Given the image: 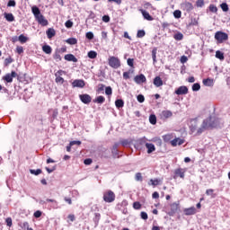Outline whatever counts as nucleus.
Returning <instances> with one entry per match:
<instances>
[{
    "mask_svg": "<svg viewBox=\"0 0 230 230\" xmlns=\"http://www.w3.org/2000/svg\"><path fill=\"white\" fill-rule=\"evenodd\" d=\"M219 123H220V119H218V118L215 116H210L208 119H205L200 128L197 129V127H198L197 120L193 119L190 122V130L191 134H195L196 132V136H200V134H202L203 132H206V130H209L211 128H217V126L219 125Z\"/></svg>",
    "mask_w": 230,
    "mask_h": 230,
    "instance_id": "obj_1",
    "label": "nucleus"
},
{
    "mask_svg": "<svg viewBox=\"0 0 230 230\" xmlns=\"http://www.w3.org/2000/svg\"><path fill=\"white\" fill-rule=\"evenodd\" d=\"M108 64L110 67H112L113 69H118L119 67H121V61L117 57L111 56L108 59Z\"/></svg>",
    "mask_w": 230,
    "mask_h": 230,
    "instance_id": "obj_2",
    "label": "nucleus"
},
{
    "mask_svg": "<svg viewBox=\"0 0 230 230\" xmlns=\"http://www.w3.org/2000/svg\"><path fill=\"white\" fill-rule=\"evenodd\" d=\"M103 200L108 203L114 202V200H116V194H114L112 190H107L103 194Z\"/></svg>",
    "mask_w": 230,
    "mask_h": 230,
    "instance_id": "obj_3",
    "label": "nucleus"
},
{
    "mask_svg": "<svg viewBox=\"0 0 230 230\" xmlns=\"http://www.w3.org/2000/svg\"><path fill=\"white\" fill-rule=\"evenodd\" d=\"M215 39H216V40H217V42L222 44V42H224V40H229V35H227V33L223 32V31H217L215 34Z\"/></svg>",
    "mask_w": 230,
    "mask_h": 230,
    "instance_id": "obj_4",
    "label": "nucleus"
},
{
    "mask_svg": "<svg viewBox=\"0 0 230 230\" xmlns=\"http://www.w3.org/2000/svg\"><path fill=\"white\" fill-rule=\"evenodd\" d=\"M17 76H19V75H17L15 71H12L11 74H6L3 77V80L7 82V84H12V82H13V78H17Z\"/></svg>",
    "mask_w": 230,
    "mask_h": 230,
    "instance_id": "obj_5",
    "label": "nucleus"
},
{
    "mask_svg": "<svg viewBox=\"0 0 230 230\" xmlns=\"http://www.w3.org/2000/svg\"><path fill=\"white\" fill-rule=\"evenodd\" d=\"M79 98L81 100V102L83 103H84L85 105H89V103H91L93 98H91V95L84 93V94H80Z\"/></svg>",
    "mask_w": 230,
    "mask_h": 230,
    "instance_id": "obj_6",
    "label": "nucleus"
},
{
    "mask_svg": "<svg viewBox=\"0 0 230 230\" xmlns=\"http://www.w3.org/2000/svg\"><path fill=\"white\" fill-rule=\"evenodd\" d=\"M72 87H79L82 89V88L85 87V81H84L82 79H75L72 83Z\"/></svg>",
    "mask_w": 230,
    "mask_h": 230,
    "instance_id": "obj_7",
    "label": "nucleus"
},
{
    "mask_svg": "<svg viewBox=\"0 0 230 230\" xmlns=\"http://www.w3.org/2000/svg\"><path fill=\"white\" fill-rule=\"evenodd\" d=\"M134 82H136L138 84H145V82H146V77L145 76V75L140 74L134 77Z\"/></svg>",
    "mask_w": 230,
    "mask_h": 230,
    "instance_id": "obj_8",
    "label": "nucleus"
},
{
    "mask_svg": "<svg viewBox=\"0 0 230 230\" xmlns=\"http://www.w3.org/2000/svg\"><path fill=\"white\" fill-rule=\"evenodd\" d=\"M177 211H179V203L174 202L171 204L170 217H173Z\"/></svg>",
    "mask_w": 230,
    "mask_h": 230,
    "instance_id": "obj_9",
    "label": "nucleus"
},
{
    "mask_svg": "<svg viewBox=\"0 0 230 230\" xmlns=\"http://www.w3.org/2000/svg\"><path fill=\"white\" fill-rule=\"evenodd\" d=\"M174 93L178 96L188 94V88L186 86H180Z\"/></svg>",
    "mask_w": 230,
    "mask_h": 230,
    "instance_id": "obj_10",
    "label": "nucleus"
},
{
    "mask_svg": "<svg viewBox=\"0 0 230 230\" xmlns=\"http://www.w3.org/2000/svg\"><path fill=\"white\" fill-rule=\"evenodd\" d=\"M183 212H184V215H186V217H190L197 213V208H195V207H190L189 208H184Z\"/></svg>",
    "mask_w": 230,
    "mask_h": 230,
    "instance_id": "obj_11",
    "label": "nucleus"
},
{
    "mask_svg": "<svg viewBox=\"0 0 230 230\" xmlns=\"http://www.w3.org/2000/svg\"><path fill=\"white\" fill-rule=\"evenodd\" d=\"M161 182H163V179H151L148 181V186H153L154 188H155V186H159V184H161Z\"/></svg>",
    "mask_w": 230,
    "mask_h": 230,
    "instance_id": "obj_12",
    "label": "nucleus"
},
{
    "mask_svg": "<svg viewBox=\"0 0 230 230\" xmlns=\"http://www.w3.org/2000/svg\"><path fill=\"white\" fill-rule=\"evenodd\" d=\"M118 148H119V143H115L111 149L113 157H119V151Z\"/></svg>",
    "mask_w": 230,
    "mask_h": 230,
    "instance_id": "obj_13",
    "label": "nucleus"
},
{
    "mask_svg": "<svg viewBox=\"0 0 230 230\" xmlns=\"http://www.w3.org/2000/svg\"><path fill=\"white\" fill-rule=\"evenodd\" d=\"M173 116V113L171 111H163L161 113V119H168V118H172Z\"/></svg>",
    "mask_w": 230,
    "mask_h": 230,
    "instance_id": "obj_14",
    "label": "nucleus"
},
{
    "mask_svg": "<svg viewBox=\"0 0 230 230\" xmlns=\"http://www.w3.org/2000/svg\"><path fill=\"white\" fill-rule=\"evenodd\" d=\"M36 20L38 21L39 24H41V26H48V20L44 18V15L40 14V16L36 17Z\"/></svg>",
    "mask_w": 230,
    "mask_h": 230,
    "instance_id": "obj_15",
    "label": "nucleus"
},
{
    "mask_svg": "<svg viewBox=\"0 0 230 230\" xmlns=\"http://www.w3.org/2000/svg\"><path fill=\"white\" fill-rule=\"evenodd\" d=\"M171 145L172 146H177V145L181 146V145H184V139L179 137L174 138L173 140L171 141Z\"/></svg>",
    "mask_w": 230,
    "mask_h": 230,
    "instance_id": "obj_16",
    "label": "nucleus"
},
{
    "mask_svg": "<svg viewBox=\"0 0 230 230\" xmlns=\"http://www.w3.org/2000/svg\"><path fill=\"white\" fill-rule=\"evenodd\" d=\"M140 12H141L144 19H146V21H153L154 20V17H152V15H150V13L146 10L140 9Z\"/></svg>",
    "mask_w": 230,
    "mask_h": 230,
    "instance_id": "obj_17",
    "label": "nucleus"
},
{
    "mask_svg": "<svg viewBox=\"0 0 230 230\" xmlns=\"http://www.w3.org/2000/svg\"><path fill=\"white\" fill-rule=\"evenodd\" d=\"M174 173H175L174 179H175L176 177H181V179H184V176H185V174H184V173H185L184 169H181V168L176 169L175 172H174Z\"/></svg>",
    "mask_w": 230,
    "mask_h": 230,
    "instance_id": "obj_18",
    "label": "nucleus"
},
{
    "mask_svg": "<svg viewBox=\"0 0 230 230\" xmlns=\"http://www.w3.org/2000/svg\"><path fill=\"white\" fill-rule=\"evenodd\" d=\"M65 60H67V62H78V58L73 54L65 55Z\"/></svg>",
    "mask_w": 230,
    "mask_h": 230,
    "instance_id": "obj_19",
    "label": "nucleus"
},
{
    "mask_svg": "<svg viewBox=\"0 0 230 230\" xmlns=\"http://www.w3.org/2000/svg\"><path fill=\"white\" fill-rule=\"evenodd\" d=\"M203 84L206 85V87H213V85H215V80L211 78L203 79Z\"/></svg>",
    "mask_w": 230,
    "mask_h": 230,
    "instance_id": "obj_20",
    "label": "nucleus"
},
{
    "mask_svg": "<svg viewBox=\"0 0 230 230\" xmlns=\"http://www.w3.org/2000/svg\"><path fill=\"white\" fill-rule=\"evenodd\" d=\"M47 202H51L49 209H58V202L57 200L47 199Z\"/></svg>",
    "mask_w": 230,
    "mask_h": 230,
    "instance_id": "obj_21",
    "label": "nucleus"
},
{
    "mask_svg": "<svg viewBox=\"0 0 230 230\" xmlns=\"http://www.w3.org/2000/svg\"><path fill=\"white\" fill-rule=\"evenodd\" d=\"M146 148L147 149V154H152L155 152V146L151 143H146Z\"/></svg>",
    "mask_w": 230,
    "mask_h": 230,
    "instance_id": "obj_22",
    "label": "nucleus"
},
{
    "mask_svg": "<svg viewBox=\"0 0 230 230\" xmlns=\"http://www.w3.org/2000/svg\"><path fill=\"white\" fill-rule=\"evenodd\" d=\"M153 84L155 87H161L163 86V79H161V76H156L155 77Z\"/></svg>",
    "mask_w": 230,
    "mask_h": 230,
    "instance_id": "obj_23",
    "label": "nucleus"
},
{
    "mask_svg": "<svg viewBox=\"0 0 230 230\" xmlns=\"http://www.w3.org/2000/svg\"><path fill=\"white\" fill-rule=\"evenodd\" d=\"M31 12L35 17V19L39 16H40V9H39V7H37V5H34L31 7Z\"/></svg>",
    "mask_w": 230,
    "mask_h": 230,
    "instance_id": "obj_24",
    "label": "nucleus"
},
{
    "mask_svg": "<svg viewBox=\"0 0 230 230\" xmlns=\"http://www.w3.org/2000/svg\"><path fill=\"white\" fill-rule=\"evenodd\" d=\"M46 33H47L48 39H53V37H55V35H57L55 29H51V28L48 29Z\"/></svg>",
    "mask_w": 230,
    "mask_h": 230,
    "instance_id": "obj_25",
    "label": "nucleus"
},
{
    "mask_svg": "<svg viewBox=\"0 0 230 230\" xmlns=\"http://www.w3.org/2000/svg\"><path fill=\"white\" fill-rule=\"evenodd\" d=\"M115 106L117 109H123L125 106V102L122 99H118L115 101Z\"/></svg>",
    "mask_w": 230,
    "mask_h": 230,
    "instance_id": "obj_26",
    "label": "nucleus"
},
{
    "mask_svg": "<svg viewBox=\"0 0 230 230\" xmlns=\"http://www.w3.org/2000/svg\"><path fill=\"white\" fill-rule=\"evenodd\" d=\"M4 17L8 22H13V21H15V17L12 13H5Z\"/></svg>",
    "mask_w": 230,
    "mask_h": 230,
    "instance_id": "obj_27",
    "label": "nucleus"
},
{
    "mask_svg": "<svg viewBox=\"0 0 230 230\" xmlns=\"http://www.w3.org/2000/svg\"><path fill=\"white\" fill-rule=\"evenodd\" d=\"M29 40H30V38L24 36V34H21L18 37V41L21 42V44H26V42Z\"/></svg>",
    "mask_w": 230,
    "mask_h": 230,
    "instance_id": "obj_28",
    "label": "nucleus"
},
{
    "mask_svg": "<svg viewBox=\"0 0 230 230\" xmlns=\"http://www.w3.org/2000/svg\"><path fill=\"white\" fill-rule=\"evenodd\" d=\"M49 114L50 116H52L53 119H55L58 116V109H50V110H49Z\"/></svg>",
    "mask_w": 230,
    "mask_h": 230,
    "instance_id": "obj_29",
    "label": "nucleus"
},
{
    "mask_svg": "<svg viewBox=\"0 0 230 230\" xmlns=\"http://www.w3.org/2000/svg\"><path fill=\"white\" fill-rule=\"evenodd\" d=\"M93 103H99L102 105V103H105V97L100 95L96 99L93 100Z\"/></svg>",
    "mask_w": 230,
    "mask_h": 230,
    "instance_id": "obj_30",
    "label": "nucleus"
},
{
    "mask_svg": "<svg viewBox=\"0 0 230 230\" xmlns=\"http://www.w3.org/2000/svg\"><path fill=\"white\" fill-rule=\"evenodd\" d=\"M42 51H44V53H46L47 55H51V52L53 51V49L49 45H44L42 47Z\"/></svg>",
    "mask_w": 230,
    "mask_h": 230,
    "instance_id": "obj_31",
    "label": "nucleus"
},
{
    "mask_svg": "<svg viewBox=\"0 0 230 230\" xmlns=\"http://www.w3.org/2000/svg\"><path fill=\"white\" fill-rule=\"evenodd\" d=\"M134 73V69H129L128 72L123 73V78L124 80H128L130 79V75Z\"/></svg>",
    "mask_w": 230,
    "mask_h": 230,
    "instance_id": "obj_32",
    "label": "nucleus"
},
{
    "mask_svg": "<svg viewBox=\"0 0 230 230\" xmlns=\"http://www.w3.org/2000/svg\"><path fill=\"white\" fill-rule=\"evenodd\" d=\"M152 58H153L154 64H155V62H157V48L153 49Z\"/></svg>",
    "mask_w": 230,
    "mask_h": 230,
    "instance_id": "obj_33",
    "label": "nucleus"
},
{
    "mask_svg": "<svg viewBox=\"0 0 230 230\" xmlns=\"http://www.w3.org/2000/svg\"><path fill=\"white\" fill-rule=\"evenodd\" d=\"M174 40H182L184 39V35L181 32H177L173 35Z\"/></svg>",
    "mask_w": 230,
    "mask_h": 230,
    "instance_id": "obj_34",
    "label": "nucleus"
},
{
    "mask_svg": "<svg viewBox=\"0 0 230 230\" xmlns=\"http://www.w3.org/2000/svg\"><path fill=\"white\" fill-rule=\"evenodd\" d=\"M126 206H128V202L127 201V199H124L121 201V203L117 205L118 209H122V208H125Z\"/></svg>",
    "mask_w": 230,
    "mask_h": 230,
    "instance_id": "obj_35",
    "label": "nucleus"
},
{
    "mask_svg": "<svg viewBox=\"0 0 230 230\" xmlns=\"http://www.w3.org/2000/svg\"><path fill=\"white\" fill-rule=\"evenodd\" d=\"M78 40L76 38H70L66 40V43L70 44L71 46H75V44H77Z\"/></svg>",
    "mask_w": 230,
    "mask_h": 230,
    "instance_id": "obj_36",
    "label": "nucleus"
},
{
    "mask_svg": "<svg viewBox=\"0 0 230 230\" xmlns=\"http://www.w3.org/2000/svg\"><path fill=\"white\" fill-rule=\"evenodd\" d=\"M147 141H148V139L146 138V137H143L142 138H139L137 140V144L141 145V146L145 145L146 146V142Z\"/></svg>",
    "mask_w": 230,
    "mask_h": 230,
    "instance_id": "obj_37",
    "label": "nucleus"
},
{
    "mask_svg": "<svg viewBox=\"0 0 230 230\" xmlns=\"http://www.w3.org/2000/svg\"><path fill=\"white\" fill-rule=\"evenodd\" d=\"M53 57H54V59L57 60L58 62H60V60H62V57L60 56V51L58 50H56Z\"/></svg>",
    "mask_w": 230,
    "mask_h": 230,
    "instance_id": "obj_38",
    "label": "nucleus"
},
{
    "mask_svg": "<svg viewBox=\"0 0 230 230\" xmlns=\"http://www.w3.org/2000/svg\"><path fill=\"white\" fill-rule=\"evenodd\" d=\"M149 122L151 125H155V123H157V117H155V115H150Z\"/></svg>",
    "mask_w": 230,
    "mask_h": 230,
    "instance_id": "obj_39",
    "label": "nucleus"
},
{
    "mask_svg": "<svg viewBox=\"0 0 230 230\" xmlns=\"http://www.w3.org/2000/svg\"><path fill=\"white\" fill-rule=\"evenodd\" d=\"M146 35V32H145V30H139L137 31V39H143Z\"/></svg>",
    "mask_w": 230,
    "mask_h": 230,
    "instance_id": "obj_40",
    "label": "nucleus"
},
{
    "mask_svg": "<svg viewBox=\"0 0 230 230\" xmlns=\"http://www.w3.org/2000/svg\"><path fill=\"white\" fill-rule=\"evenodd\" d=\"M216 58H218L219 60H224V54L222 51L217 50L216 51Z\"/></svg>",
    "mask_w": 230,
    "mask_h": 230,
    "instance_id": "obj_41",
    "label": "nucleus"
},
{
    "mask_svg": "<svg viewBox=\"0 0 230 230\" xmlns=\"http://www.w3.org/2000/svg\"><path fill=\"white\" fill-rule=\"evenodd\" d=\"M98 57V53L96 51L91 50L88 52L89 58H96Z\"/></svg>",
    "mask_w": 230,
    "mask_h": 230,
    "instance_id": "obj_42",
    "label": "nucleus"
},
{
    "mask_svg": "<svg viewBox=\"0 0 230 230\" xmlns=\"http://www.w3.org/2000/svg\"><path fill=\"white\" fill-rule=\"evenodd\" d=\"M30 172L32 175H40V173H42V170L40 169H37V170L31 169Z\"/></svg>",
    "mask_w": 230,
    "mask_h": 230,
    "instance_id": "obj_43",
    "label": "nucleus"
},
{
    "mask_svg": "<svg viewBox=\"0 0 230 230\" xmlns=\"http://www.w3.org/2000/svg\"><path fill=\"white\" fill-rule=\"evenodd\" d=\"M220 6L223 12H229V5L226 3L221 4Z\"/></svg>",
    "mask_w": 230,
    "mask_h": 230,
    "instance_id": "obj_44",
    "label": "nucleus"
},
{
    "mask_svg": "<svg viewBox=\"0 0 230 230\" xmlns=\"http://www.w3.org/2000/svg\"><path fill=\"white\" fill-rule=\"evenodd\" d=\"M105 94H107V96H111L112 94V87L107 86L105 88Z\"/></svg>",
    "mask_w": 230,
    "mask_h": 230,
    "instance_id": "obj_45",
    "label": "nucleus"
},
{
    "mask_svg": "<svg viewBox=\"0 0 230 230\" xmlns=\"http://www.w3.org/2000/svg\"><path fill=\"white\" fill-rule=\"evenodd\" d=\"M135 179L137 181H140V182L143 181V175L141 174V172H137L136 176H135Z\"/></svg>",
    "mask_w": 230,
    "mask_h": 230,
    "instance_id": "obj_46",
    "label": "nucleus"
},
{
    "mask_svg": "<svg viewBox=\"0 0 230 230\" xmlns=\"http://www.w3.org/2000/svg\"><path fill=\"white\" fill-rule=\"evenodd\" d=\"M209 11L212 12L213 13H217V12H218V8H217L215 4H210Z\"/></svg>",
    "mask_w": 230,
    "mask_h": 230,
    "instance_id": "obj_47",
    "label": "nucleus"
},
{
    "mask_svg": "<svg viewBox=\"0 0 230 230\" xmlns=\"http://www.w3.org/2000/svg\"><path fill=\"white\" fill-rule=\"evenodd\" d=\"M85 37L86 39H88V40H93L94 39V34L89 31V32H86Z\"/></svg>",
    "mask_w": 230,
    "mask_h": 230,
    "instance_id": "obj_48",
    "label": "nucleus"
},
{
    "mask_svg": "<svg viewBox=\"0 0 230 230\" xmlns=\"http://www.w3.org/2000/svg\"><path fill=\"white\" fill-rule=\"evenodd\" d=\"M65 80L62 76L56 75V84H64Z\"/></svg>",
    "mask_w": 230,
    "mask_h": 230,
    "instance_id": "obj_49",
    "label": "nucleus"
},
{
    "mask_svg": "<svg viewBox=\"0 0 230 230\" xmlns=\"http://www.w3.org/2000/svg\"><path fill=\"white\" fill-rule=\"evenodd\" d=\"M128 146V145H130V142H128V140L127 139H124V140H121L119 143V146Z\"/></svg>",
    "mask_w": 230,
    "mask_h": 230,
    "instance_id": "obj_50",
    "label": "nucleus"
},
{
    "mask_svg": "<svg viewBox=\"0 0 230 230\" xmlns=\"http://www.w3.org/2000/svg\"><path fill=\"white\" fill-rule=\"evenodd\" d=\"M16 53H18V55H22V53H24V49L22 46L16 47Z\"/></svg>",
    "mask_w": 230,
    "mask_h": 230,
    "instance_id": "obj_51",
    "label": "nucleus"
},
{
    "mask_svg": "<svg viewBox=\"0 0 230 230\" xmlns=\"http://www.w3.org/2000/svg\"><path fill=\"white\" fill-rule=\"evenodd\" d=\"M181 15H182V13H181V11L176 10L173 13V16L175 17V19H181Z\"/></svg>",
    "mask_w": 230,
    "mask_h": 230,
    "instance_id": "obj_52",
    "label": "nucleus"
},
{
    "mask_svg": "<svg viewBox=\"0 0 230 230\" xmlns=\"http://www.w3.org/2000/svg\"><path fill=\"white\" fill-rule=\"evenodd\" d=\"M190 26H199V21L195 18L190 20Z\"/></svg>",
    "mask_w": 230,
    "mask_h": 230,
    "instance_id": "obj_53",
    "label": "nucleus"
},
{
    "mask_svg": "<svg viewBox=\"0 0 230 230\" xmlns=\"http://www.w3.org/2000/svg\"><path fill=\"white\" fill-rule=\"evenodd\" d=\"M137 100L139 103H143L145 102V95L143 94L137 95Z\"/></svg>",
    "mask_w": 230,
    "mask_h": 230,
    "instance_id": "obj_54",
    "label": "nucleus"
},
{
    "mask_svg": "<svg viewBox=\"0 0 230 230\" xmlns=\"http://www.w3.org/2000/svg\"><path fill=\"white\" fill-rule=\"evenodd\" d=\"M192 91H200V84L196 83L192 85Z\"/></svg>",
    "mask_w": 230,
    "mask_h": 230,
    "instance_id": "obj_55",
    "label": "nucleus"
},
{
    "mask_svg": "<svg viewBox=\"0 0 230 230\" xmlns=\"http://www.w3.org/2000/svg\"><path fill=\"white\" fill-rule=\"evenodd\" d=\"M33 217L35 218H40V217H42V211L37 210L36 212H34Z\"/></svg>",
    "mask_w": 230,
    "mask_h": 230,
    "instance_id": "obj_56",
    "label": "nucleus"
},
{
    "mask_svg": "<svg viewBox=\"0 0 230 230\" xmlns=\"http://www.w3.org/2000/svg\"><path fill=\"white\" fill-rule=\"evenodd\" d=\"M133 208L134 209H141V203H139L138 201L134 202Z\"/></svg>",
    "mask_w": 230,
    "mask_h": 230,
    "instance_id": "obj_57",
    "label": "nucleus"
},
{
    "mask_svg": "<svg viewBox=\"0 0 230 230\" xmlns=\"http://www.w3.org/2000/svg\"><path fill=\"white\" fill-rule=\"evenodd\" d=\"M127 64L129 67H134V58H128Z\"/></svg>",
    "mask_w": 230,
    "mask_h": 230,
    "instance_id": "obj_58",
    "label": "nucleus"
},
{
    "mask_svg": "<svg viewBox=\"0 0 230 230\" xmlns=\"http://www.w3.org/2000/svg\"><path fill=\"white\" fill-rule=\"evenodd\" d=\"M65 26H66V28H73V22H71V20H67L65 22Z\"/></svg>",
    "mask_w": 230,
    "mask_h": 230,
    "instance_id": "obj_59",
    "label": "nucleus"
},
{
    "mask_svg": "<svg viewBox=\"0 0 230 230\" xmlns=\"http://www.w3.org/2000/svg\"><path fill=\"white\" fill-rule=\"evenodd\" d=\"M12 62H13V59L12 58H7L4 59V66H9Z\"/></svg>",
    "mask_w": 230,
    "mask_h": 230,
    "instance_id": "obj_60",
    "label": "nucleus"
},
{
    "mask_svg": "<svg viewBox=\"0 0 230 230\" xmlns=\"http://www.w3.org/2000/svg\"><path fill=\"white\" fill-rule=\"evenodd\" d=\"M5 222H6V226H8V227H12V226H13L12 217H7L5 219Z\"/></svg>",
    "mask_w": 230,
    "mask_h": 230,
    "instance_id": "obj_61",
    "label": "nucleus"
},
{
    "mask_svg": "<svg viewBox=\"0 0 230 230\" xmlns=\"http://www.w3.org/2000/svg\"><path fill=\"white\" fill-rule=\"evenodd\" d=\"M197 6H199V8H202L204 6V0H198L196 2Z\"/></svg>",
    "mask_w": 230,
    "mask_h": 230,
    "instance_id": "obj_62",
    "label": "nucleus"
},
{
    "mask_svg": "<svg viewBox=\"0 0 230 230\" xmlns=\"http://www.w3.org/2000/svg\"><path fill=\"white\" fill-rule=\"evenodd\" d=\"M62 75H66V71H64V70H58V71L55 74V76H62Z\"/></svg>",
    "mask_w": 230,
    "mask_h": 230,
    "instance_id": "obj_63",
    "label": "nucleus"
},
{
    "mask_svg": "<svg viewBox=\"0 0 230 230\" xmlns=\"http://www.w3.org/2000/svg\"><path fill=\"white\" fill-rule=\"evenodd\" d=\"M16 3L15 0H9L7 6H15Z\"/></svg>",
    "mask_w": 230,
    "mask_h": 230,
    "instance_id": "obj_64",
    "label": "nucleus"
}]
</instances>
